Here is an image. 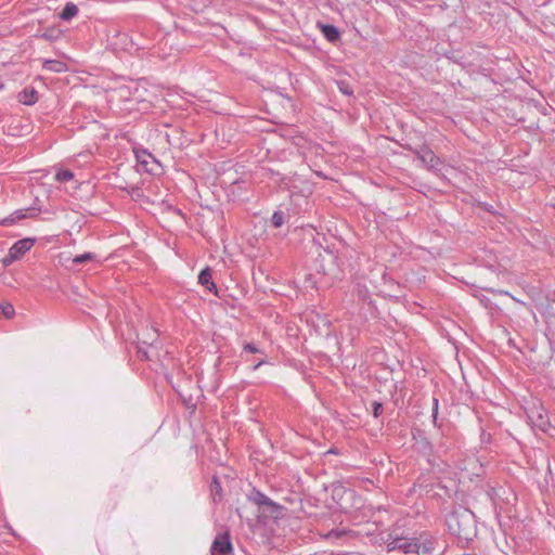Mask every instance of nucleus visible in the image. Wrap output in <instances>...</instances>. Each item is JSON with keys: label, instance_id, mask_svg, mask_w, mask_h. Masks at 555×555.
I'll list each match as a JSON object with an SVG mask.
<instances>
[{"label": "nucleus", "instance_id": "1", "mask_svg": "<svg viewBox=\"0 0 555 555\" xmlns=\"http://www.w3.org/2000/svg\"><path fill=\"white\" fill-rule=\"evenodd\" d=\"M387 553H402L403 555H431L436 548V539L422 533L418 537H405L389 533L385 541Z\"/></svg>", "mask_w": 555, "mask_h": 555}, {"label": "nucleus", "instance_id": "2", "mask_svg": "<svg viewBox=\"0 0 555 555\" xmlns=\"http://www.w3.org/2000/svg\"><path fill=\"white\" fill-rule=\"evenodd\" d=\"M315 271L317 274H306L305 287L324 289L330 287L335 280H339L341 275L337 257L330 250H325L323 254L319 255L315 260Z\"/></svg>", "mask_w": 555, "mask_h": 555}, {"label": "nucleus", "instance_id": "3", "mask_svg": "<svg viewBox=\"0 0 555 555\" xmlns=\"http://www.w3.org/2000/svg\"><path fill=\"white\" fill-rule=\"evenodd\" d=\"M448 530L462 542H469L477 535V525L472 511L459 507L446 518Z\"/></svg>", "mask_w": 555, "mask_h": 555}, {"label": "nucleus", "instance_id": "4", "mask_svg": "<svg viewBox=\"0 0 555 555\" xmlns=\"http://www.w3.org/2000/svg\"><path fill=\"white\" fill-rule=\"evenodd\" d=\"M405 149L415 154L428 170L433 171L436 176L441 177L440 166L442 165V160L433 152L428 145L422 144L417 147L406 145Z\"/></svg>", "mask_w": 555, "mask_h": 555}, {"label": "nucleus", "instance_id": "5", "mask_svg": "<svg viewBox=\"0 0 555 555\" xmlns=\"http://www.w3.org/2000/svg\"><path fill=\"white\" fill-rule=\"evenodd\" d=\"M248 500L258 506L262 513H268L271 517H278L282 512V506L268 498L264 493L253 488L248 494Z\"/></svg>", "mask_w": 555, "mask_h": 555}, {"label": "nucleus", "instance_id": "6", "mask_svg": "<svg viewBox=\"0 0 555 555\" xmlns=\"http://www.w3.org/2000/svg\"><path fill=\"white\" fill-rule=\"evenodd\" d=\"M528 420L533 428L546 433L551 427L550 418L542 406H533L527 413Z\"/></svg>", "mask_w": 555, "mask_h": 555}, {"label": "nucleus", "instance_id": "7", "mask_svg": "<svg viewBox=\"0 0 555 555\" xmlns=\"http://www.w3.org/2000/svg\"><path fill=\"white\" fill-rule=\"evenodd\" d=\"M232 552V543L228 532L219 533L210 547L211 555H228Z\"/></svg>", "mask_w": 555, "mask_h": 555}, {"label": "nucleus", "instance_id": "8", "mask_svg": "<svg viewBox=\"0 0 555 555\" xmlns=\"http://www.w3.org/2000/svg\"><path fill=\"white\" fill-rule=\"evenodd\" d=\"M33 238H23L13 244L9 250V257L11 260H16L26 254L34 245Z\"/></svg>", "mask_w": 555, "mask_h": 555}, {"label": "nucleus", "instance_id": "9", "mask_svg": "<svg viewBox=\"0 0 555 555\" xmlns=\"http://www.w3.org/2000/svg\"><path fill=\"white\" fill-rule=\"evenodd\" d=\"M198 283L210 293L218 295L217 286L212 281V271L209 267L204 268L198 274Z\"/></svg>", "mask_w": 555, "mask_h": 555}, {"label": "nucleus", "instance_id": "10", "mask_svg": "<svg viewBox=\"0 0 555 555\" xmlns=\"http://www.w3.org/2000/svg\"><path fill=\"white\" fill-rule=\"evenodd\" d=\"M139 344L153 348L155 343L158 340V332L156 328H145L140 335H138Z\"/></svg>", "mask_w": 555, "mask_h": 555}, {"label": "nucleus", "instance_id": "11", "mask_svg": "<svg viewBox=\"0 0 555 555\" xmlns=\"http://www.w3.org/2000/svg\"><path fill=\"white\" fill-rule=\"evenodd\" d=\"M18 102L25 105H34L38 102V91L35 88H25L17 95Z\"/></svg>", "mask_w": 555, "mask_h": 555}, {"label": "nucleus", "instance_id": "12", "mask_svg": "<svg viewBox=\"0 0 555 555\" xmlns=\"http://www.w3.org/2000/svg\"><path fill=\"white\" fill-rule=\"evenodd\" d=\"M42 67L52 73H65L68 69L66 63L60 60H46Z\"/></svg>", "mask_w": 555, "mask_h": 555}, {"label": "nucleus", "instance_id": "13", "mask_svg": "<svg viewBox=\"0 0 555 555\" xmlns=\"http://www.w3.org/2000/svg\"><path fill=\"white\" fill-rule=\"evenodd\" d=\"M78 7L73 2H67L60 13L62 21L68 22L78 14Z\"/></svg>", "mask_w": 555, "mask_h": 555}, {"label": "nucleus", "instance_id": "14", "mask_svg": "<svg viewBox=\"0 0 555 555\" xmlns=\"http://www.w3.org/2000/svg\"><path fill=\"white\" fill-rule=\"evenodd\" d=\"M322 34L330 42H336L340 38L338 28L331 24L322 26Z\"/></svg>", "mask_w": 555, "mask_h": 555}, {"label": "nucleus", "instance_id": "15", "mask_svg": "<svg viewBox=\"0 0 555 555\" xmlns=\"http://www.w3.org/2000/svg\"><path fill=\"white\" fill-rule=\"evenodd\" d=\"M211 498L215 502L221 501L223 498L222 487L217 476L212 477L209 486Z\"/></svg>", "mask_w": 555, "mask_h": 555}, {"label": "nucleus", "instance_id": "16", "mask_svg": "<svg viewBox=\"0 0 555 555\" xmlns=\"http://www.w3.org/2000/svg\"><path fill=\"white\" fill-rule=\"evenodd\" d=\"M26 217H27V215L24 212V210H16L11 216L4 218L2 220V224L3 225H11L14 222H16L17 220L24 219Z\"/></svg>", "mask_w": 555, "mask_h": 555}, {"label": "nucleus", "instance_id": "17", "mask_svg": "<svg viewBox=\"0 0 555 555\" xmlns=\"http://www.w3.org/2000/svg\"><path fill=\"white\" fill-rule=\"evenodd\" d=\"M285 222V215L282 210H276L271 217V223L274 228H281Z\"/></svg>", "mask_w": 555, "mask_h": 555}, {"label": "nucleus", "instance_id": "18", "mask_svg": "<svg viewBox=\"0 0 555 555\" xmlns=\"http://www.w3.org/2000/svg\"><path fill=\"white\" fill-rule=\"evenodd\" d=\"M95 258V254L93 253H83L81 255H77L73 258V263L74 264H81V263H85L87 261H91Z\"/></svg>", "mask_w": 555, "mask_h": 555}, {"label": "nucleus", "instance_id": "19", "mask_svg": "<svg viewBox=\"0 0 555 555\" xmlns=\"http://www.w3.org/2000/svg\"><path fill=\"white\" fill-rule=\"evenodd\" d=\"M55 179L59 182H67L74 179V173L68 169H62L56 172Z\"/></svg>", "mask_w": 555, "mask_h": 555}, {"label": "nucleus", "instance_id": "20", "mask_svg": "<svg viewBox=\"0 0 555 555\" xmlns=\"http://www.w3.org/2000/svg\"><path fill=\"white\" fill-rule=\"evenodd\" d=\"M0 311L7 319H11L15 313L14 307L8 302L0 304Z\"/></svg>", "mask_w": 555, "mask_h": 555}, {"label": "nucleus", "instance_id": "21", "mask_svg": "<svg viewBox=\"0 0 555 555\" xmlns=\"http://www.w3.org/2000/svg\"><path fill=\"white\" fill-rule=\"evenodd\" d=\"M243 350L250 353H263V351L254 343H244Z\"/></svg>", "mask_w": 555, "mask_h": 555}, {"label": "nucleus", "instance_id": "22", "mask_svg": "<svg viewBox=\"0 0 555 555\" xmlns=\"http://www.w3.org/2000/svg\"><path fill=\"white\" fill-rule=\"evenodd\" d=\"M146 346H143L140 344V346L138 347V357L141 359V360H151V356L147 351V349L145 348Z\"/></svg>", "mask_w": 555, "mask_h": 555}, {"label": "nucleus", "instance_id": "23", "mask_svg": "<svg viewBox=\"0 0 555 555\" xmlns=\"http://www.w3.org/2000/svg\"><path fill=\"white\" fill-rule=\"evenodd\" d=\"M438 409H439V400L437 398L433 399V422L436 425L437 424V416H438Z\"/></svg>", "mask_w": 555, "mask_h": 555}, {"label": "nucleus", "instance_id": "24", "mask_svg": "<svg viewBox=\"0 0 555 555\" xmlns=\"http://www.w3.org/2000/svg\"><path fill=\"white\" fill-rule=\"evenodd\" d=\"M384 411V406L380 402H373V415L374 417H378Z\"/></svg>", "mask_w": 555, "mask_h": 555}, {"label": "nucleus", "instance_id": "25", "mask_svg": "<svg viewBox=\"0 0 555 555\" xmlns=\"http://www.w3.org/2000/svg\"><path fill=\"white\" fill-rule=\"evenodd\" d=\"M338 87H339V90L346 95H351L353 93L352 89L348 85H346L344 81L338 82Z\"/></svg>", "mask_w": 555, "mask_h": 555}, {"label": "nucleus", "instance_id": "26", "mask_svg": "<svg viewBox=\"0 0 555 555\" xmlns=\"http://www.w3.org/2000/svg\"><path fill=\"white\" fill-rule=\"evenodd\" d=\"M501 294L503 295H506V296H509L515 302L519 304V305H526L524 301H521L520 299L516 298L515 296L511 295L507 291H501L500 292Z\"/></svg>", "mask_w": 555, "mask_h": 555}, {"label": "nucleus", "instance_id": "27", "mask_svg": "<svg viewBox=\"0 0 555 555\" xmlns=\"http://www.w3.org/2000/svg\"><path fill=\"white\" fill-rule=\"evenodd\" d=\"M53 30H47L40 35L41 38L46 40H53L54 36L52 35Z\"/></svg>", "mask_w": 555, "mask_h": 555}, {"label": "nucleus", "instance_id": "28", "mask_svg": "<svg viewBox=\"0 0 555 555\" xmlns=\"http://www.w3.org/2000/svg\"><path fill=\"white\" fill-rule=\"evenodd\" d=\"M267 363V360L266 358H262L260 361H258L257 363H255L251 367L253 371H256L258 370L261 365L266 364Z\"/></svg>", "mask_w": 555, "mask_h": 555}, {"label": "nucleus", "instance_id": "29", "mask_svg": "<svg viewBox=\"0 0 555 555\" xmlns=\"http://www.w3.org/2000/svg\"><path fill=\"white\" fill-rule=\"evenodd\" d=\"M144 155H145L146 157H151V158L153 157V156H152V154H151V153H147V152H144Z\"/></svg>", "mask_w": 555, "mask_h": 555}, {"label": "nucleus", "instance_id": "30", "mask_svg": "<svg viewBox=\"0 0 555 555\" xmlns=\"http://www.w3.org/2000/svg\"><path fill=\"white\" fill-rule=\"evenodd\" d=\"M142 163H146V156H143Z\"/></svg>", "mask_w": 555, "mask_h": 555}, {"label": "nucleus", "instance_id": "31", "mask_svg": "<svg viewBox=\"0 0 555 555\" xmlns=\"http://www.w3.org/2000/svg\"><path fill=\"white\" fill-rule=\"evenodd\" d=\"M142 163H146V156H143Z\"/></svg>", "mask_w": 555, "mask_h": 555}, {"label": "nucleus", "instance_id": "32", "mask_svg": "<svg viewBox=\"0 0 555 555\" xmlns=\"http://www.w3.org/2000/svg\"><path fill=\"white\" fill-rule=\"evenodd\" d=\"M4 88L3 83H0V91Z\"/></svg>", "mask_w": 555, "mask_h": 555}]
</instances>
